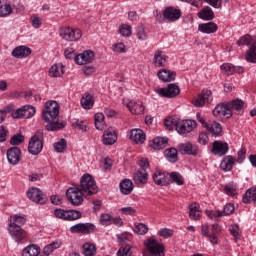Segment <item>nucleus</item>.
I'll list each match as a JSON object with an SVG mask.
<instances>
[{"mask_svg":"<svg viewBox=\"0 0 256 256\" xmlns=\"http://www.w3.org/2000/svg\"><path fill=\"white\" fill-rule=\"evenodd\" d=\"M243 107H245V102L236 99L227 104H218L213 110V115L218 119L221 117H226V119H229L233 117V111H235L237 115H241V113H243Z\"/></svg>","mask_w":256,"mask_h":256,"instance_id":"obj_1","label":"nucleus"},{"mask_svg":"<svg viewBox=\"0 0 256 256\" xmlns=\"http://www.w3.org/2000/svg\"><path fill=\"white\" fill-rule=\"evenodd\" d=\"M80 190L83 192L84 197H90V195H96L99 192V187H97L93 176L84 174L80 180Z\"/></svg>","mask_w":256,"mask_h":256,"instance_id":"obj_2","label":"nucleus"},{"mask_svg":"<svg viewBox=\"0 0 256 256\" xmlns=\"http://www.w3.org/2000/svg\"><path fill=\"white\" fill-rule=\"evenodd\" d=\"M219 233H221V228L217 223H214L211 226V229H209V226L206 224H203L201 227V235L206 237V239L210 241L211 245H219Z\"/></svg>","mask_w":256,"mask_h":256,"instance_id":"obj_3","label":"nucleus"},{"mask_svg":"<svg viewBox=\"0 0 256 256\" xmlns=\"http://www.w3.org/2000/svg\"><path fill=\"white\" fill-rule=\"evenodd\" d=\"M43 120L46 123L55 121L59 117V103L55 100H50L45 103V109L42 112Z\"/></svg>","mask_w":256,"mask_h":256,"instance_id":"obj_4","label":"nucleus"},{"mask_svg":"<svg viewBox=\"0 0 256 256\" xmlns=\"http://www.w3.org/2000/svg\"><path fill=\"white\" fill-rule=\"evenodd\" d=\"M144 246L146 247L148 253L153 256H163L165 255V247L163 244L159 243L155 238H148L144 241Z\"/></svg>","mask_w":256,"mask_h":256,"instance_id":"obj_5","label":"nucleus"},{"mask_svg":"<svg viewBox=\"0 0 256 256\" xmlns=\"http://www.w3.org/2000/svg\"><path fill=\"white\" fill-rule=\"evenodd\" d=\"M43 133L37 132L36 135L32 136L29 144H28V151L31 155H39L41 151H43Z\"/></svg>","mask_w":256,"mask_h":256,"instance_id":"obj_6","label":"nucleus"},{"mask_svg":"<svg viewBox=\"0 0 256 256\" xmlns=\"http://www.w3.org/2000/svg\"><path fill=\"white\" fill-rule=\"evenodd\" d=\"M8 233L12 237L15 243H25L29 239L27 231H25L21 226H10L8 227Z\"/></svg>","mask_w":256,"mask_h":256,"instance_id":"obj_7","label":"nucleus"},{"mask_svg":"<svg viewBox=\"0 0 256 256\" xmlns=\"http://www.w3.org/2000/svg\"><path fill=\"white\" fill-rule=\"evenodd\" d=\"M83 195V192L78 187H71L66 191V197L74 207H79L83 203Z\"/></svg>","mask_w":256,"mask_h":256,"instance_id":"obj_8","label":"nucleus"},{"mask_svg":"<svg viewBox=\"0 0 256 256\" xmlns=\"http://www.w3.org/2000/svg\"><path fill=\"white\" fill-rule=\"evenodd\" d=\"M54 215L57 219H63V221H77V219H81V212L77 210L55 209Z\"/></svg>","mask_w":256,"mask_h":256,"instance_id":"obj_9","label":"nucleus"},{"mask_svg":"<svg viewBox=\"0 0 256 256\" xmlns=\"http://www.w3.org/2000/svg\"><path fill=\"white\" fill-rule=\"evenodd\" d=\"M154 91L160 97H167L168 99H173L181 93V89L175 84H169L167 88H155Z\"/></svg>","mask_w":256,"mask_h":256,"instance_id":"obj_10","label":"nucleus"},{"mask_svg":"<svg viewBox=\"0 0 256 256\" xmlns=\"http://www.w3.org/2000/svg\"><path fill=\"white\" fill-rule=\"evenodd\" d=\"M60 37L65 41H79L83 37V34L79 29L65 27L60 29Z\"/></svg>","mask_w":256,"mask_h":256,"instance_id":"obj_11","label":"nucleus"},{"mask_svg":"<svg viewBox=\"0 0 256 256\" xmlns=\"http://www.w3.org/2000/svg\"><path fill=\"white\" fill-rule=\"evenodd\" d=\"M27 197L33 203H38V205H45L47 203V197L39 188L32 187L27 191Z\"/></svg>","mask_w":256,"mask_h":256,"instance_id":"obj_12","label":"nucleus"},{"mask_svg":"<svg viewBox=\"0 0 256 256\" xmlns=\"http://www.w3.org/2000/svg\"><path fill=\"white\" fill-rule=\"evenodd\" d=\"M213 101V93L211 90H203L192 101L194 107H203L205 103H211Z\"/></svg>","mask_w":256,"mask_h":256,"instance_id":"obj_13","label":"nucleus"},{"mask_svg":"<svg viewBox=\"0 0 256 256\" xmlns=\"http://www.w3.org/2000/svg\"><path fill=\"white\" fill-rule=\"evenodd\" d=\"M123 105L129 109L130 113L132 115H141L143 111H145V108L143 107V102L139 100H129V99H124L123 100Z\"/></svg>","mask_w":256,"mask_h":256,"instance_id":"obj_14","label":"nucleus"},{"mask_svg":"<svg viewBox=\"0 0 256 256\" xmlns=\"http://www.w3.org/2000/svg\"><path fill=\"white\" fill-rule=\"evenodd\" d=\"M95 61V52L91 50H85L84 52L75 56L76 65H89Z\"/></svg>","mask_w":256,"mask_h":256,"instance_id":"obj_15","label":"nucleus"},{"mask_svg":"<svg viewBox=\"0 0 256 256\" xmlns=\"http://www.w3.org/2000/svg\"><path fill=\"white\" fill-rule=\"evenodd\" d=\"M195 127H197V122L195 120H182L178 122L176 131L180 135H185V133H191Z\"/></svg>","mask_w":256,"mask_h":256,"instance_id":"obj_16","label":"nucleus"},{"mask_svg":"<svg viewBox=\"0 0 256 256\" xmlns=\"http://www.w3.org/2000/svg\"><path fill=\"white\" fill-rule=\"evenodd\" d=\"M152 179L156 185H161V187H167L169 185V173L165 171L156 170L152 175Z\"/></svg>","mask_w":256,"mask_h":256,"instance_id":"obj_17","label":"nucleus"},{"mask_svg":"<svg viewBox=\"0 0 256 256\" xmlns=\"http://www.w3.org/2000/svg\"><path fill=\"white\" fill-rule=\"evenodd\" d=\"M146 137L145 132L139 128H134L128 132V138L130 141H133L137 145H142V143H145Z\"/></svg>","mask_w":256,"mask_h":256,"instance_id":"obj_18","label":"nucleus"},{"mask_svg":"<svg viewBox=\"0 0 256 256\" xmlns=\"http://www.w3.org/2000/svg\"><path fill=\"white\" fill-rule=\"evenodd\" d=\"M6 156L10 165H18L21 161V149L19 147H12L7 150Z\"/></svg>","mask_w":256,"mask_h":256,"instance_id":"obj_19","label":"nucleus"},{"mask_svg":"<svg viewBox=\"0 0 256 256\" xmlns=\"http://www.w3.org/2000/svg\"><path fill=\"white\" fill-rule=\"evenodd\" d=\"M164 19H167L170 23H175L181 19V10L175 7H168L163 12Z\"/></svg>","mask_w":256,"mask_h":256,"instance_id":"obj_20","label":"nucleus"},{"mask_svg":"<svg viewBox=\"0 0 256 256\" xmlns=\"http://www.w3.org/2000/svg\"><path fill=\"white\" fill-rule=\"evenodd\" d=\"M115 143H117V131H115V128L109 127L103 133V144L115 145Z\"/></svg>","mask_w":256,"mask_h":256,"instance_id":"obj_21","label":"nucleus"},{"mask_svg":"<svg viewBox=\"0 0 256 256\" xmlns=\"http://www.w3.org/2000/svg\"><path fill=\"white\" fill-rule=\"evenodd\" d=\"M229 151V144L221 141H214L212 153L213 155H218L219 157H223V155H227Z\"/></svg>","mask_w":256,"mask_h":256,"instance_id":"obj_22","label":"nucleus"},{"mask_svg":"<svg viewBox=\"0 0 256 256\" xmlns=\"http://www.w3.org/2000/svg\"><path fill=\"white\" fill-rule=\"evenodd\" d=\"M91 231H95V225L89 223H79L70 227L71 233H89Z\"/></svg>","mask_w":256,"mask_h":256,"instance_id":"obj_23","label":"nucleus"},{"mask_svg":"<svg viewBox=\"0 0 256 256\" xmlns=\"http://www.w3.org/2000/svg\"><path fill=\"white\" fill-rule=\"evenodd\" d=\"M31 55V48L27 46H18L12 50V57L16 59H25Z\"/></svg>","mask_w":256,"mask_h":256,"instance_id":"obj_24","label":"nucleus"},{"mask_svg":"<svg viewBox=\"0 0 256 256\" xmlns=\"http://www.w3.org/2000/svg\"><path fill=\"white\" fill-rule=\"evenodd\" d=\"M167 55L161 50H157L154 53L153 64L156 67H165L167 65Z\"/></svg>","mask_w":256,"mask_h":256,"instance_id":"obj_25","label":"nucleus"},{"mask_svg":"<svg viewBox=\"0 0 256 256\" xmlns=\"http://www.w3.org/2000/svg\"><path fill=\"white\" fill-rule=\"evenodd\" d=\"M188 209L190 219H192L193 221H199V219H201V210L199 203L193 202L189 204Z\"/></svg>","mask_w":256,"mask_h":256,"instance_id":"obj_26","label":"nucleus"},{"mask_svg":"<svg viewBox=\"0 0 256 256\" xmlns=\"http://www.w3.org/2000/svg\"><path fill=\"white\" fill-rule=\"evenodd\" d=\"M119 187L122 195H131L135 186L133 185V181H131V179H124L120 182Z\"/></svg>","mask_w":256,"mask_h":256,"instance_id":"obj_27","label":"nucleus"},{"mask_svg":"<svg viewBox=\"0 0 256 256\" xmlns=\"http://www.w3.org/2000/svg\"><path fill=\"white\" fill-rule=\"evenodd\" d=\"M168 140L164 137H156L149 142V147L160 151V149H165L167 147Z\"/></svg>","mask_w":256,"mask_h":256,"instance_id":"obj_28","label":"nucleus"},{"mask_svg":"<svg viewBox=\"0 0 256 256\" xmlns=\"http://www.w3.org/2000/svg\"><path fill=\"white\" fill-rule=\"evenodd\" d=\"M157 75H158L159 79L161 81H164L165 83L175 81V77H177V74L175 72H172L167 69L160 70Z\"/></svg>","mask_w":256,"mask_h":256,"instance_id":"obj_29","label":"nucleus"},{"mask_svg":"<svg viewBox=\"0 0 256 256\" xmlns=\"http://www.w3.org/2000/svg\"><path fill=\"white\" fill-rule=\"evenodd\" d=\"M133 179H134V183L136 185H145V183H147L149 177L147 175V171L137 170V172L134 173Z\"/></svg>","mask_w":256,"mask_h":256,"instance_id":"obj_30","label":"nucleus"},{"mask_svg":"<svg viewBox=\"0 0 256 256\" xmlns=\"http://www.w3.org/2000/svg\"><path fill=\"white\" fill-rule=\"evenodd\" d=\"M25 223H27L25 216L12 215L9 217L8 227H21V225H25Z\"/></svg>","mask_w":256,"mask_h":256,"instance_id":"obj_31","label":"nucleus"},{"mask_svg":"<svg viewBox=\"0 0 256 256\" xmlns=\"http://www.w3.org/2000/svg\"><path fill=\"white\" fill-rule=\"evenodd\" d=\"M233 165H235V158L231 155H228L221 161L220 169L222 171H231V169H233Z\"/></svg>","mask_w":256,"mask_h":256,"instance_id":"obj_32","label":"nucleus"},{"mask_svg":"<svg viewBox=\"0 0 256 256\" xmlns=\"http://www.w3.org/2000/svg\"><path fill=\"white\" fill-rule=\"evenodd\" d=\"M80 103L83 109L89 110V109H93V106L95 105V100H93V95L89 93H85L81 98Z\"/></svg>","mask_w":256,"mask_h":256,"instance_id":"obj_33","label":"nucleus"},{"mask_svg":"<svg viewBox=\"0 0 256 256\" xmlns=\"http://www.w3.org/2000/svg\"><path fill=\"white\" fill-rule=\"evenodd\" d=\"M64 74H65V66H63L61 63L54 64L49 69V75L51 77H63Z\"/></svg>","mask_w":256,"mask_h":256,"instance_id":"obj_34","label":"nucleus"},{"mask_svg":"<svg viewBox=\"0 0 256 256\" xmlns=\"http://www.w3.org/2000/svg\"><path fill=\"white\" fill-rule=\"evenodd\" d=\"M41 248L35 244L26 246L22 251V256H39Z\"/></svg>","mask_w":256,"mask_h":256,"instance_id":"obj_35","label":"nucleus"},{"mask_svg":"<svg viewBox=\"0 0 256 256\" xmlns=\"http://www.w3.org/2000/svg\"><path fill=\"white\" fill-rule=\"evenodd\" d=\"M217 24H215L214 22H208V23H204V24H200L198 26V30L201 31V33H207V34H211V33H215L217 32Z\"/></svg>","mask_w":256,"mask_h":256,"instance_id":"obj_36","label":"nucleus"},{"mask_svg":"<svg viewBox=\"0 0 256 256\" xmlns=\"http://www.w3.org/2000/svg\"><path fill=\"white\" fill-rule=\"evenodd\" d=\"M182 153L186 155H197L199 153V148L197 145H193L191 143H185L180 146Z\"/></svg>","mask_w":256,"mask_h":256,"instance_id":"obj_37","label":"nucleus"},{"mask_svg":"<svg viewBox=\"0 0 256 256\" xmlns=\"http://www.w3.org/2000/svg\"><path fill=\"white\" fill-rule=\"evenodd\" d=\"M168 179H169V185L171 183H175L176 185H184L185 179L179 172H171L170 174L168 173Z\"/></svg>","mask_w":256,"mask_h":256,"instance_id":"obj_38","label":"nucleus"},{"mask_svg":"<svg viewBox=\"0 0 256 256\" xmlns=\"http://www.w3.org/2000/svg\"><path fill=\"white\" fill-rule=\"evenodd\" d=\"M94 120H95V128L98 131H103L105 127H107V124L105 123V115L103 113H96L94 115Z\"/></svg>","mask_w":256,"mask_h":256,"instance_id":"obj_39","label":"nucleus"},{"mask_svg":"<svg viewBox=\"0 0 256 256\" xmlns=\"http://www.w3.org/2000/svg\"><path fill=\"white\" fill-rule=\"evenodd\" d=\"M206 129L209 131V133H212V135H219L223 132V127H221V124L216 121L208 122Z\"/></svg>","mask_w":256,"mask_h":256,"instance_id":"obj_40","label":"nucleus"},{"mask_svg":"<svg viewBox=\"0 0 256 256\" xmlns=\"http://www.w3.org/2000/svg\"><path fill=\"white\" fill-rule=\"evenodd\" d=\"M198 16L204 21H211V19L215 17V13L213 12V9H211V7H206L198 13Z\"/></svg>","mask_w":256,"mask_h":256,"instance_id":"obj_41","label":"nucleus"},{"mask_svg":"<svg viewBox=\"0 0 256 256\" xmlns=\"http://www.w3.org/2000/svg\"><path fill=\"white\" fill-rule=\"evenodd\" d=\"M235 211V206L231 203H228L224 206L223 211L221 210H216L214 215L216 217H225V215H231Z\"/></svg>","mask_w":256,"mask_h":256,"instance_id":"obj_42","label":"nucleus"},{"mask_svg":"<svg viewBox=\"0 0 256 256\" xmlns=\"http://www.w3.org/2000/svg\"><path fill=\"white\" fill-rule=\"evenodd\" d=\"M243 203H252L256 201V188H249L242 198Z\"/></svg>","mask_w":256,"mask_h":256,"instance_id":"obj_43","label":"nucleus"},{"mask_svg":"<svg viewBox=\"0 0 256 256\" xmlns=\"http://www.w3.org/2000/svg\"><path fill=\"white\" fill-rule=\"evenodd\" d=\"M95 253H97V247L95 244L87 242L83 245V255L93 256Z\"/></svg>","mask_w":256,"mask_h":256,"instance_id":"obj_44","label":"nucleus"},{"mask_svg":"<svg viewBox=\"0 0 256 256\" xmlns=\"http://www.w3.org/2000/svg\"><path fill=\"white\" fill-rule=\"evenodd\" d=\"M164 125L169 131L173 129L177 130V125H179V120L176 117H168L164 120Z\"/></svg>","mask_w":256,"mask_h":256,"instance_id":"obj_45","label":"nucleus"},{"mask_svg":"<svg viewBox=\"0 0 256 256\" xmlns=\"http://www.w3.org/2000/svg\"><path fill=\"white\" fill-rule=\"evenodd\" d=\"M11 13H13V8H11V4L0 1V17H7V15H11Z\"/></svg>","mask_w":256,"mask_h":256,"instance_id":"obj_46","label":"nucleus"},{"mask_svg":"<svg viewBox=\"0 0 256 256\" xmlns=\"http://www.w3.org/2000/svg\"><path fill=\"white\" fill-rule=\"evenodd\" d=\"M149 227L144 223H135L134 224V233L137 235H147Z\"/></svg>","mask_w":256,"mask_h":256,"instance_id":"obj_47","label":"nucleus"},{"mask_svg":"<svg viewBox=\"0 0 256 256\" xmlns=\"http://www.w3.org/2000/svg\"><path fill=\"white\" fill-rule=\"evenodd\" d=\"M22 113H23V117L24 119H31V117L35 116L36 110L35 107L31 106V105H25L22 106Z\"/></svg>","mask_w":256,"mask_h":256,"instance_id":"obj_48","label":"nucleus"},{"mask_svg":"<svg viewBox=\"0 0 256 256\" xmlns=\"http://www.w3.org/2000/svg\"><path fill=\"white\" fill-rule=\"evenodd\" d=\"M164 155L168 161L175 163L177 161V149L170 148L164 151Z\"/></svg>","mask_w":256,"mask_h":256,"instance_id":"obj_49","label":"nucleus"},{"mask_svg":"<svg viewBox=\"0 0 256 256\" xmlns=\"http://www.w3.org/2000/svg\"><path fill=\"white\" fill-rule=\"evenodd\" d=\"M65 149H67V140L61 139L60 141L54 143V150L56 153H64Z\"/></svg>","mask_w":256,"mask_h":256,"instance_id":"obj_50","label":"nucleus"},{"mask_svg":"<svg viewBox=\"0 0 256 256\" xmlns=\"http://www.w3.org/2000/svg\"><path fill=\"white\" fill-rule=\"evenodd\" d=\"M63 127H65V124H63L61 122L50 121L46 125V130L47 131H59L60 129H63Z\"/></svg>","mask_w":256,"mask_h":256,"instance_id":"obj_51","label":"nucleus"},{"mask_svg":"<svg viewBox=\"0 0 256 256\" xmlns=\"http://www.w3.org/2000/svg\"><path fill=\"white\" fill-rule=\"evenodd\" d=\"M61 247V244L59 242H52L51 244H48L44 247L43 253L45 255H51L55 249H59Z\"/></svg>","mask_w":256,"mask_h":256,"instance_id":"obj_52","label":"nucleus"},{"mask_svg":"<svg viewBox=\"0 0 256 256\" xmlns=\"http://www.w3.org/2000/svg\"><path fill=\"white\" fill-rule=\"evenodd\" d=\"M256 40H253V38L251 37V35L246 34L244 36H242L239 41L237 42V45H253V43H255Z\"/></svg>","mask_w":256,"mask_h":256,"instance_id":"obj_53","label":"nucleus"},{"mask_svg":"<svg viewBox=\"0 0 256 256\" xmlns=\"http://www.w3.org/2000/svg\"><path fill=\"white\" fill-rule=\"evenodd\" d=\"M220 69L222 73H225L226 75H233V73H235V66L233 64H222Z\"/></svg>","mask_w":256,"mask_h":256,"instance_id":"obj_54","label":"nucleus"},{"mask_svg":"<svg viewBox=\"0 0 256 256\" xmlns=\"http://www.w3.org/2000/svg\"><path fill=\"white\" fill-rule=\"evenodd\" d=\"M119 33L122 35V37H131L132 28L130 25L123 24L119 28Z\"/></svg>","mask_w":256,"mask_h":256,"instance_id":"obj_55","label":"nucleus"},{"mask_svg":"<svg viewBox=\"0 0 256 256\" xmlns=\"http://www.w3.org/2000/svg\"><path fill=\"white\" fill-rule=\"evenodd\" d=\"M31 25L34 27V29H39L41 28V25H43V19L41 17L34 15L30 18Z\"/></svg>","mask_w":256,"mask_h":256,"instance_id":"obj_56","label":"nucleus"},{"mask_svg":"<svg viewBox=\"0 0 256 256\" xmlns=\"http://www.w3.org/2000/svg\"><path fill=\"white\" fill-rule=\"evenodd\" d=\"M112 51L114 53H127V46L123 42H119L112 46Z\"/></svg>","mask_w":256,"mask_h":256,"instance_id":"obj_57","label":"nucleus"},{"mask_svg":"<svg viewBox=\"0 0 256 256\" xmlns=\"http://www.w3.org/2000/svg\"><path fill=\"white\" fill-rule=\"evenodd\" d=\"M136 35H137V39H139L140 41H146L147 33L145 32V27L138 26L136 29Z\"/></svg>","mask_w":256,"mask_h":256,"instance_id":"obj_58","label":"nucleus"},{"mask_svg":"<svg viewBox=\"0 0 256 256\" xmlns=\"http://www.w3.org/2000/svg\"><path fill=\"white\" fill-rule=\"evenodd\" d=\"M158 235L160 237H163L164 239H169V237H173V230L169 228H162L159 232Z\"/></svg>","mask_w":256,"mask_h":256,"instance_id":"obj_59","label":"nucleus"},{"mask_svg":"<svg viewBox=\"0 0 256 256\" xmlns=\"http://www.w3.org/2000/svg\"><path fill=\"white\" fill-rule=\"evenodd\" d=\"M25 141V137L21 134L12 136L10 143L11 145H21Z\"/></svg>","mask_w":256,"mask_h":256,"instance_id":"obj_60","label":"nucleus"},{"mask_svg":"<svg viewBox=\"0 0 256 256\" xmlns=\"http://www.w3.org/2000/svg\"><path fill=\"white\" fill-rule=\"evenodd\" d=\"M72 125L80 131H87V124L83 120H75Z\"/></svg>","mask_w":256,"mask_h":256,"instance_id":"obj_61","label":"nucleus"},{"mask_svg":"<svg viewBox=\"0 0 256 256\" xmlns=\"http://www.w3.org/2000/svg\"><path fill=\"white\" fill-rule=\"evenodd\" d=\"M64 56L66 59H74L75 61V57H77V55H75V49H73V47H68L64 50Z\"/></svg>","mask_w":256,"mask_h":256,"instance_id":"obj_62","label":"nucleus"},{"mask_svg":"<svg viewBox=\"0 0 256 256\" xmlns=\"http://www.w3.org/2000/svg\"><path fill=\"white\" fill-rule=\"evenodd\" d=\"M112 219L113 217L111 216V214L104 213L100 216V221L102 225H111Z\"/></svg>","mask_w":256,"mask_h":256,"instance_id":"obj_63","label":"nucleus"},{"mask_svg":"<svg viewBox=\"0 0 256 256\" xmlns=\"http://www.w3.org/2000/svg\"><path fill=\"white\" fill-rule=\"evenodd\" d=\"M117 256H131V247H121L117 252Z\"/></svg>","mask_w":256,"mask_h":256,"instance_id":"obj_64","label":"nucleus"}]
</instances>
